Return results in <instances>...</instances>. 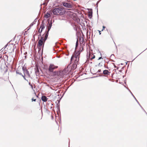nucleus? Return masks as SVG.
I'll return each instance as SVG.
<instances>
[{"instance_id":"f257e3e1","label":"nucleus","mask_w":147,"mask_h":147,"mask_svg":"<svg viewBox=\"0 0 147 147\" xmlns=\"http://www.w3.org/2000/svg\"><path fill=\"white\" fill-rule=\"evenodd\" d=\"M65 10L61 8H57L54 9L52 11L53 14L56 15H62L65 13Z\"/></svg>"},{"instance_id":"f03ea898","label":"nucleus","mask_w":147,"mask_h":147,"mask_svg":"<svg viewBox=\"0 0 147 147\" xmlns=\"http://www.w3.org/2000/svg\"><path fill=\"white\" fill-rule=\"evenodd\" d=\"M43 38L42 37H41L40 39L38 41V44L37 45V47H38V48L40 49V50L41 47H40L42 46V45L44 44V42H43Z\"/></svg>"},{"instance_id":"7ed1b4c3","label":"nucleus","mask_w":147,"mask_h":147,"mask_svg":"<svg viewBox=\"0 0 147 147\" xmlns=\"http://www.w3.org/2000/svg\"><path fill=\"white\" fill-rule=\"evenodd\" d=\"M57 66H55L53 64H51L49 67V71L50 72H53V70L57 68Z\"/></svg>"},{"instance_id":"20e7f679","label":"nucleus","mask_w":147,"mask_h":147,"mask_svg":"<svg viewBox=\"0 0 147 147\" xmlns=\"http://www.w3.org/2000/svg\"><path fill=\"white\" fill-rule=\"evenodd\" d=\"M24 73V76H25H25H27V77L29 78L31 77L30 75L29 72L28 71V69L26 70V71H24L23 72Z\"/></svg>"},{"instance_id":"39448f33","label":"nucleus","mask_w":147,"mask_h":147,"mask_svg":"<svg viewBox=\"0 0 147 147\" xmlns=\"http://www.w3.org/2000/svg\"><path fill=\"white\" fill-rule=\"evenodd\" d=\"M63 5L65 7L68 8H71L72 7V5L69 3H63Z\"/></svg>"},{"instance_id":"423d86ee","label":"nucleus","mask_w":147,"mask_h":147,"mask_svg":"<svg viewBox=\"0 0 147 147\" xmlns=\"http://www.w3.org/2000/svg\"><path fill=\"white\" fill-rule=\"evenodd\" d=\"M75 52V53L74 56L75 59H77V58H79V55L80 53V52L79 51H78L77 52H76V51Z\"/></svg>"},{"instance_id":"0eeeda50","label":"nucleus","mask_w":147,"mask_h":147,"mask_svg":"<svg viewBox=\"0 0 147 147\" xmlns=\"http://www.w3.org/2000/svg\"><path fill=\"white\" fill-rule=\"evenodd\" d=\"M16 74H19L20 76H22V77H23L24 80H26L28 82V80L26 79L25 77V76H24V75H22L21 73L19 72L18 70H16Z\"/></svg>"},{"instance_id":"6e6552de","label":"nucleus","mask_w":147,"mask_h":147,"mask_svg":"<svg viewBox=\"0 0 147 147\" xmlns=\"http://www.w3.org/2000/svg\"><path fill=\"white\" fill-rule=\"evenodd\" d=\"M52 23L51 21L50 23L49 22L47 24V28H48V31H47L49 32L51 29L52 26Z\"/></svg>"},{"instance_id":"1a4fd4ad","label":"nucleus","mask_w":147,"mask_h":147,"mask_svg":"<svg viewBox=\"0 0 147 147\" xmlns=\"http://www.w3.org/2000/svg\"><path fill=\"white\" fill-rule=\"evenodd\" d=\"M129 92H130L131 93V95H132V96H133V97H134V98H135V100H136V101H137V103H138V104L140 106V107L142 108L143 109V110L145 112V113H146V114L147 115V113H146V112L144 110V109L140 105V104H139V102L136 99V98L133 95V94H132V92L130 91V90H129Z\"/></svg>"},{"instance_id":"9d476101","label":"nucleus","mask_w":147,"mask_h":147,"mask_svg":"<svg viewBox=\"0 0 147 147\" xmlns=\"http://www.w3.org/2000/svg\"><path fill=\"white\" fill-rule=\"evenodd\" d=\"M45 27V24L44 23L43 21L42 22V24L40 25V28H41L42 30Z\"/></svg>"},{"instance_id":"9b49d317","label":"nucleus","mask_w":147,"mask_h":147,"mask_svg":"<svg viewBox=\"0 0 147 147\" xmlns=\"http://www.w3.org/2000/svg\"><path fill=\"white\" fill-rule=\"evenodd\" d=\"M36 18L34 20V22H32L30 25V26H29V28H28V30L29 29H30V28H31V27L33 25H34L35 24V23L36 22Z\"/></svg>"},{"instance_id":"f8f14e48","label":"nucleus","mask_w":147,"mask_h":147,"mask_svg":"<svg viewBox=\"0 0 147 147\" xmlns=\"http://www.w3.org/2000/svg\"><path fill=\"white\" fill-rule=\"evenodd\" d=\"M41 100L43 101L46 102L47 100V98L45 96H42Z\"/></svg>"},{"instance_id":"ddd939ff","label":"nucleus","mask_w":147,"mask_h":147,"mask_svg":"<svg viewBox=\"0 0 147 147\" xmlns=\"http://www.w3.org/2000/svg\"><path fill=\"white\" fill-rule=\"evenodd\" d=\"M59 75L61 77H63L65 75L64 71H60L59 72Z\"/></svg>"},{"instance_id":"4468645a","label":"nucleus","mask_w":147,"mask_h":147,"mask_svg":"<svg viewBox=\"0 0 147 147\" xmlns=\"http://www.w3.org/2000/svg\"><path fill=\"white\" fill-rule=\"evenodd\" d=\"M79 58H77V59H75L74 63L76 64L77 65H78L79 63Z\"/></svg>"},{"instance_id":"2eb2a0df","label":"nucleus","mask_w":147,"mask_h":147,"mask_svg":"<svg viewBox=\"0 0 147 147\" xmlns=\"http://www.w3.org/2000/svg\"><path fill=\"white\" fill-rule=\"evenodd\" d=\"M92 11H89L88 17L90 19H91L92 17Z\"/></svg>"},{"instance_id":"dca6fc26","label":"nucleus","mask_w":147,"mask_h":147,"mask_svg":"<svg viewBox=\"0 0 147 147\" xmlns=\"http://www.w3.org/2000/svg\"><path fill=\"white\" fill-rule=\"evenodd\" d=\"M109 73H110L107 70H105L103 71V74L104 75H107Z\"/></svg>"},{"instance_id":"f3484780","label":"nucleus","mask_w":147,"mask_h":147,"mask_svg":"<svg viewBox=\"0 0 147 147\" xmlns=\"http://www.w3.org/2000/svg\"><path fill=\"white\" fill-rule=\"evenodd\" d=\"M77 65L74 63L71 67V69H75L77 67Z\"/></svg>"},{"instance_id":"a211bd4d","label":"nucleus","mask_w":147,"mask_h":147,"mask_svg":"<svg viewBox=\"0 0 147 147\" xmlns=\"http://www.w3.org/2000/svg\"><path fill=\"white\" fill-rule=\"evenodd\" d=\"M51 16L50 14L49 13H47L45 15V17L46 18H48L50 17Z\"/></svg>"},{"instance_id":"6ab92c4d","label":"nucleus","mask_w":147,"mask_h":147,"mask_svg":"<svg viewBox=\"0 0 147 147\" xmlns=\"http://www.w3.org/2000/svg\"><path fill=\"white\" fill-rule=\"evenodd\" d=\"M83 49H84L83 47H81L80 48H79L78 51L80 52V53H81L83 50Z\"/></svg>"},{"instance_id":"aec40b11","label":"nucleus","mask_w":147,"mask_h":147,"mask_svg":"<svg viewBox=\"0 0 147 147\" xmlns=\"http://www.w3.org/2000/svg\"><path fill=\"white\" fill-rule=\"evenodd\" d=\"M49 32L47 31L46 32V34H45V38H46V39H47V38L49 35Z\"/></svg>"},{"instance_id":"412c9836","label":"nucleus","mask_w":147,"mask_h":147,"mask_svg":"<svg viewBox=\"0 0 147 147\" xmlns=\"http://www.w3.org/2000/svg\"><path fill=\"white\" fill-rule=\"evenodd\" d=\"M49 32L47 31L46 32V34H45V38H46V39H47V38L49 35Z\"/></svg>"},{"instance_id":"4be33fe9","label":"nucleus","mask_w":147,"mask_h":147,"mask_svg":"<svg viewBox=\"0 0 147 147\" xmlns=\"http://www.w3.org/2000/svg\"><path fill=\"white\" fill-rule=\"evenodd\" d=\"M57 73H58V72L57 71H55L53 72V76H55L57 75Z\"/></svg>"},{"instance_id":"5701e85b","label":"nucleus","mask_w":147,"mask_h":147,"mask_svg":"<svg viewBox=\"0 0 147 147\" xmlns=\"http://www.w3.org/2000/svg\"><path fill=\"white\" fill-rule=\"evenodd\" d=\"M22 70H23V72L24 71H26V70L27 69L26 68V67L24 66L22 67Z\"/></svg>"},{"instance_id":"b1692460","label":"nucleus","mask_w":147,"mask_h":147,"mask_svg":"<svg viewBox=\"0 0 147 147\" xmlns=\"http://www.w3.org/2000/svg\"><path fill=\"white\" fill-rule=\"evenodd\" d=\"M29 84L30 86H31L32 89H33V86L32 85V84H31L30 82H29Z\"/></svg>"},{"instance_id":"393cba45","label":"nucleus","mask_w":147,"mask_h":147,"mask_svg":"<svg viewBox=\"0 0 147 147\" xmlns=\"http://www.w3.org/2000/svg\"><path fill=\"white\" fill-rule=\"evenodd\" d=\"M78 40H77L76 42V47H78Z\"/></svg>"},{"instance_id":"a878e982","label":"nucleus","mask_w":147,"mask_h":147,"mask_svg":"<svg viewBox=\"0 0 147 147\" xmlns=\"http://www.w3.org/2000/svg\"><path fill=\"white\" fill-rule=\"evenodd\" d=\"M42 29H41V30L40 31V29H39V32L40 33V36H41V33L42 32Z\"/></svg>"},{"instance_id":"bb28decb","label":"nucleus","mask_w":147,"mask_h":147,"mask_svg":"<svg viewBox=\"0 0 147 147\" xmlns=\"http://www.w3.org/2000/svg\"><path fill=\"white\" fill-rule=\"evenodd\" d=\"M36 99H34L33 98H32L31 99V100H32V101H36Z\"/></svg>"},{"instance_id":"cd10ccee","label":"nucleus","mask_w":147,"mask_h":147,"mask_svg":"<svg viewBox=\"0 0 147 147\" xmlns=\"http://www.w3.org/2000/svg\"><path fill=\"white\" fill-rule=\"evenodd\" d=\"M101 63H99L98 65V66H102V65L101 64Z\"/></svg>"},{"instance_id":"c85d7f7f","label":"nucleus","mask_w":147,"mask_h":147,"mask_svg":"<svg viewBox=\"0 0 147 147\" xmlns=\"http://www.w3.org/2000/svg\"><path fill=\"white\" fill-rule=\"evenodd\" d=\"M102 31H103V30L105 29V27L104 26H102Z\"/></svg>"},{"instance_id":"c756f323","label":"nucleus","mask_w":147,"mask_h":147,"mask_svg":"<svg viewBox=\"0 0 147 147\" xmlns=\"http://www.w3.org/2000/svg\"><path fill=\"white\" fill-rule=\"evenodd\" d=\"M98 5L96 6V8H95L96 9H97V13H98Z\"/></svg>"},{"instance_id":"7c9ffc66","label":"nucleus","mask_w":147,"mask_h":147,"mask_svg":"<svg viewBox=\"0 0 147 147\" xmlns=\"http://www.w3.org/2000/svg\"><path fill=\"white\" fill-rule=\"evenodd\" d=\"M36 72H37L38 73L39 72V70L38 69V68H37V70H36Z\"/></svg>"},{"instance_id":"2f4dec72","label":"nucleus","mask_w":147,"mask_h":147,"mask_svg":"<svg viewBox=\"0 0 147 147\" xmlns=\"http://www.w3.org/2000/svg\"><path fill=\"white\" fill-rule=\"evenodd\" d=\"M94 58H95V56L94 55L91 58V60H92V59H94Z\"/></svg>"},{"instance_id":"473e14b6","label":"nucleus","mask_w":147,"mask_h":147,"mask_svg":"<svg viewBox=\"0 0 147 147\" xmlns=\"http://www.w3.org/2000/svg\"><path fill=\"white\" fill-rule=\"evenodd\" d=\"M47 39H46V38H45L44 39H43V41L44 42H45V41Z\"/></svg>"},{"instance_id":"72a5a7b5","label":"nucleus","mask_w":147,"mask_h":147,"mask_svg":"<svg viewBox=\"0 0 147 147\" xmlns=\"http://www.w3.org/2000/svg\"><path fill=\"white\" fill-rule=\"evenodd\" d=\"M74 57L73 56H72L71 57V61L72 59L74 58Z\"/></svg>"},{"instance_id":"f704fd0d","label":"nucleus","mask_w":147,"mask_h":147,"mask_svg":"<svg viewBox=\"0 0 147 147\" xmlns=\"http://www.w3.org/2000/svg\"><path fill=\"white\" fill-rule=\"evenodd\" d=\"M101 72V70L100 69H99L97 72V73H98V72Z\"/></svg>"},{"instance_id":"c9c22d12","label":"nucleus","mask_w":147,"mask_h":147,"mask_svg":"<svg viewBox=\"0 0 147 147\" xmlns=\"http://www.w3.org/2000/svg\"><path fill=\"white\" fill-rule=\"evenodd\" d=\"M99 1H98L97 2V3H96V6H97V5H98V3H99Z\"/></svg>"},{"instance_id":"e433bc0d","label":"nucleus","mask_w":147,"mask_h":147,"mask_svg":"<svg viewBox=\"0 0 147 147\" xmlns=\"http://www.w3.org/2000/svg\"><path fill=\"white\" fill-rule=\"evenodd\" d=\"M101 59H102V57H100L98 58V60H100Z\"/></svg>"},{"instance_id":"4c0bfd02","label":"nucleus","mask_w":147,"mask_h":147,"mask_svg":"<svg viewBox=\"0 0 147 147\" xmlns=\"http://www.w3.org/2000/svg\"><path fill=\"white\" fill-rule=\"evenodd\" d=\"M98 31H99V34H100L101 33H100V30H98Z\"/></svg>"},{"instance_id":"58836bf2","label":"nucleus","mask_w":147,"mask_h":147,"mask_svg":"<svg viewBox=\"0 0 147 147\" xmlns=\"http://www.w3.org/2000/svg\"><path fill=\"white\" fill-rule=\"evenodd\" d=\"M77 48L78 47H75V51H76V50L77 49Z\"/></svg>"},{"instance_id":"ea45409f","label":"nucleus","mask_w":147,"mask_h":147,"mask_svg":"<svg viewBox=\"0 0 147 147\" xmlns=\"http://www.w3.org/2000/svg\"><path fill=\"white\" fill-rule=\"evenodd\" d=\"M114 65V67L115 68H116L117 67L116 66V65H115V64L113 63Z\"/></svg>"},{"instance_id":"a19ab883","label":"nucleus","mask_w":147,"mask_h":147,"mask_svg":"<svg viewBox=\"0 0 147 147\" xmlns=\"http://www.w3.org/2000/svg\"><path fill=\"white\" fill-rule=\"evenodd\" d=\"M83 40H83V38H82V41H80V42H83Z\"/></svg>"},{"instance_id":"79ce46f5","label":"nucleus","mask_w":147,"mask_h":147,"mask_svg":"<svg viewBox=\"0 0 147 147\" xmlns=\"http://www.w3.org/2000/svg\"><path fill=\"white\" fill-rule=\"evenodd\" d=\"M112 56H114V55L113 54H112L111 55V57Z\"/></svg>"},{"instance_id":"37998d69","label":"nucleus","mask_w":147,"mask_h":147,"mask_svg":"<svg viewBox=\"0 0 147 147\" xmlns=\"http://www.w3.org/2000/svg\"><path fill=\"white\" fill-rule=\"evenodd\" d=\"M99 53H100L101 55V53H100V51H99Z\"/></svg>"},{"instance_id":"c03bdc74","label":"nucleus","mask_w":147,"mask_h":147,"mask_svg":"<svg viewBox=\"0 0 147 147\" xmlns=\"http://www.w3.org/2000/svg\"><path fill=\"white\" fill-rule=\"evenodd\" d=\"M118 68H119V67H118L117 68V69H118Z\"/></svg>"},{"instance_id":"a18cd8bd","label":"nucleus","mask_w":147,"mask_h":147,"mask_svg":"<svg viewBox=\"0 0 147 147\" xmlns=\"http://www.w3.org/2000/svg\"><path fill=\"white\" fill-rule=\"evenodd\" d=\"M7 46V45L5 46V47H6Z\"/></svg>"},{"instance_id":"49530a36","label":"nucleus","mask_w":147,"mask_h":147,"mask_svg":"<svg viewBox=\"0 0 147 147\" xmlns=\"http://www.w3.org/2000/svg\"><path fill=\"white\" fill-rule=\"evenodd\" d=\"M121 65H123V64L122 63H121Z\"/></svg>"},{"instance_id":"de8ad7c7","label":"nucleus","mask_w":147,"mask_h":147,"mask_svg":"<svg viewBox=\"0 0 147 147\" xmlns=\"http://www.w3.org/2000/svg\"><path fill=\"white\" fill-rule=\"evenodd\" d=\"M127 62H126V64H127Z\"/></svg>"}]
</instances>
